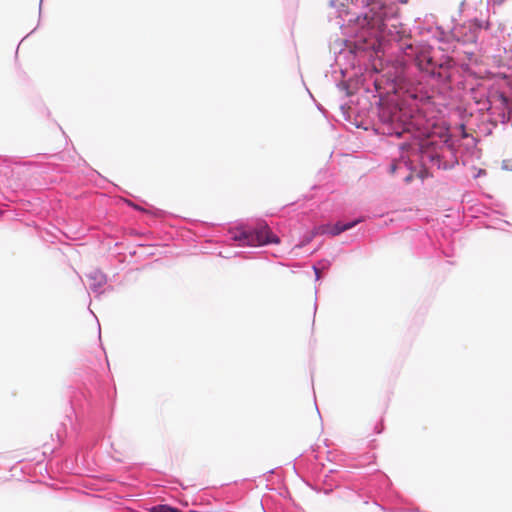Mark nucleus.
I'll list each match as a JSON object with an SVG mask.
<instances>
[{
    "label": "nucleus",
    "instance_id": "f257e3e1",
    "mask_svg": "<svg viewBox=\"0 0 512 512\" xmlns=\"http://www.w3.org/2000/svg\"><path fill=\"white\" fill-rule=\"evenodd\" d=\"M234 239L242 242L243 245L249 246H260L279 242L278 237L264 224L259 225L253 231H241L234 236Z\"/></svg>",
    "mask_w": 512,
    "mask_h": 512
},
{
    "label": "nucleus",
    "instance_id": "f03ea898",
    "mask_svg": "<svg viewBox=\"0 0 512 512\" xmlns=\"http://www.w3.org/2000/svg\"><path fill=\"white\" fill-rule=\"evenodd\" d=\"M487 25L483 22L474 19L466 22L460 29L461 37L465 43H475L478 39L479 32L482 29H487Z\"/></svg>",
    "mask_w": 512,
    "mask_h": 512
},
{
    "label": "nucleus",
    "instance_id": "7ed1b4c3",
    "mask_svg": "<svg viewBox=\"0 0 512 512\" xmlns=\"http://www.w3.org/2000/svg\"><path fill=\"white\" fill-rule=\"evenodd\" d=\"M359 222V220H356V221H353V222H349V223H346V224H342V223H337L336 225L333 226V228L331 229L330 233L332 235H338L350 228H352L353 226H355L357 223Z\"/></svg>",
    "mask_w": 512,
    "mask_h": 512
},
{
    "label": "nucleus",
    "instance_id": "20e7f679",
    "mask_svg": "<svg viewBox=\"0 0 512 512\" xmlns=\"http://www.w3.org/2000/svg\"><path fill=\"white\" fill-rule=\"evenodd\" d=\"M151 512H180V510L168 505H157L151 508Z\"/></svg>",
    "mask_w": 512,
    "mask_h": 512
},
{
    "label": "nucleus",
    "instance_id": "39448f33",
    "mask_svg": "<svg viewBox=\"0 0 512 512\" xmlns=\"http://www.w3.org/2000/svg\"><path fill=\"white\" fill-rule=\"evenodd\" d=\"M402 164H403L404 166H406V165H407V164H406V162H403L402 160H401V161H398V162H394V163H392V165H391V172H392V173H395L396 169H397V168H399Z\"/></svg>",
    "mask_w": 512,
    "mask_h": 512
},
{
    "label": "nucleus",
    "instance_id": "423d86ee",
    "mask_svg": "<svg viewBox=\"0 0 512 512\" xmlns=\"http://www.w3.org/2000/svg\"><path fill=\"white\" fill-rule=\"evenodd\" d=\"M413 176H412V173H409L406 177H405V181L406 182H410L412 180Z\"/></svg>",
    "mask_w": 512,
    "mask_h": 512
},
{
    "label": "nucleus",
    "instance_id": "0eeeda50",
    "mask_svg": "<svg viewBox=\"0 0 512 512\" xmlns=\"http://www.w3.org/2000/svg\"><path fill=\"white\" fill-rule=\"evenodd\" d=\"M395 134H396L397 137L401 136V132H396Z\"/></svg>",
    "mask_w": 512,
    "mask_h": 512
},
{
    "label": "nucleus",
    "instance_id": "6e6552de",
    "mask_svg": "<svg viewBox=\"0 0 512 512\" xmlns=\"http://www.w3.org/2000/svg\"><path fill=\"white\" fill-rule=\"evenodd\" d=\"M315 272H316V274L318 275V273H319V270H318L317 268H315Z\"/></svg>",
    "mask_w": 512,
    "mask_h": 512
}]
</instances>
